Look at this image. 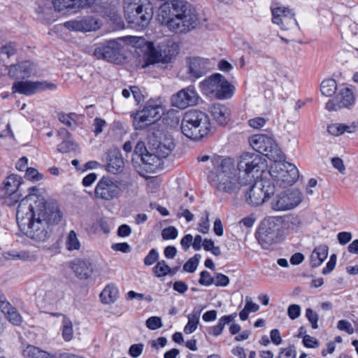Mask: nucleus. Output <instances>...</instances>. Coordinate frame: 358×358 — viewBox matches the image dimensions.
<instances>
[{"mask_svg": "<svg viewBox=\"0 0 358 358\" xmlns=\"http://www.w3.org/2000/svg\"><path fill=\"white\" fill-rule=\"evenodd\" d=\"M211 162L209 182L217 191L230 195L237 194L243 187L252 183L265 168V160L255 152L243 153L236 168L231 158L215 156Z\"/></svg>", "mask_w": 358, "mask_h": 358, "instance_id": "nucleus-1", "label": "nucleus"}, {"mask_svg": "<svg viewBox=\"0 0 358 358\" xmlns=\"http://www.w3.org/2000/svg\"><path fill=\"white\" fill-rule=\"evenodd\" d=\"M36 187L29 188V194L17 206L16 220L20 230L36 242H44L50 236V226L57 224L62 213L56 204H47Z\"/></svg>", "mask_w": 358, "mask_h": 358, "instance_id": "nucleus-2", "label": "nucleus"}, {"mask_svg": "<svg viewBox=\"0 0 358 358\" xmlns=\"http://www.w3.org/2000/svg\"><path fill=\"white\" fill-rule=\"evenodd\" d=\"M158 20L176 34L187 33L199 24L196 9L185 0H173L162 5L158 10Z\"/></svg>", "mask_w": 358, "mask_h": 358, "instance_id": "nucleus-3", "label": "nucleus"}, {"mask_svg": "<svg viewBox=\"0 0 358 358\" xmlns=\"http://www.w3.org/2000/svg\"><path fill=\"white\" fill-rule=\"evenodd\" d=\"M182 133L187 138L198 141L206 136L211 129L208 115L199 110L187 111L181 122Z\"/></svg>", "mask_w": 358, "mask_h": 358, "instance_id": "nucleus-4", "label": "nucleus"}, {"mask_svg": "<svg viewBox=\"0 0 358 358\" xmlns=\"http://www.w3.org/2000/svg\"><path fill=\"white\" fill-rule=\"evenodd\" d=\"M124 13L130 27L141 30L147 27L153 16V8L148 0H124Z\"/></svg>", "mask_w": 358, "mask_h": 358, "instance_id": "nucleus-5", "label": "nucleus"}, {"mask_svg": "<svg viewBox=\"0 0 358 358\" xmlns=\"http://www.w3.org/2000/svg\"><path fill=\"white\" fill-rule=\"evenodd\" d=\"M280 222L275 216H271L264 218L261 222L256 237L263 248L269 249L280 241L282 231Z\"/></svg>", "mask_w": 358, "mask_h": 358, "instance_id": "nucleus-6", "label": "nucleus"}, {"mask_svg": "<svg viewBox=\"0 0 358 358\" xmlns=\"http://www.w3.org/2000/svg\"><path fill=\"white\" fill-rule=\"evenodd\" d=\"M149 64H168L177 55L179 48L177 43L169 39H164L156 45L154 43H148Z\"/></svg>", "mask_w": 358, "mask_h": 358, "instance_id": "nucleus-7", "label": "nucleus"}, {"mask_svg": "<svg viewBox=\"0 0 358 358\" xmlns=\"http://www.w3.org/2000/svg\"><path fill=\"white\" fill-rule=\"evenodd\" d=\"M201 88L206 94L218 99L230 98L234 87L220 73L212 75L200 83Z\"/></svg>", "mask_w": 358, "mask_h": 358, "instance_id": "nucleus-8", "label": "nucleus"}, {"mask_svg": "<svg viewBox=\"0 0 358 358\" xmlns=\"http://www.w3.org/2000/svg\"><path fill=\"white\" fill-rule=\"evenodd\" d=\"M250 145L257 152L271 161L283 159L284 155L275 141L266 134H255L250 140Z\"/></svg>", "mask_w": 358, "mask_h": 358, "instance_id": "nucleus-9", "label": "nucleus"}, {"mask_svg": "<svg viewBox=\"0 0 358 358\" xmlns=\"http://www.w3.org/2000/svg\"><path fill=\"white\" fill-rule=\"evenodd\" d=\"M162 114V108L159 103L149 100L143 108L136 113L133 118V124L136 130H142L159 120Z\"/></svg>", "mask_w": 358, "mask_h": 358, "instance_id": "nucleus-10", "label": "nucleus"}, {"mask_svg": "<svg viewBox=\"0 0 358 358\" xmlns=\"http://www.w3.org/2000/svg\"><path fill=\"white\" fill-rule=\"evenodd\" d=\"M282 160L273 161L274 165L271 167V175L281 185H292L299 178V171L294 164Z\"/></svg>", "mask_w": 358, "mask_h": 358, "instance_id": "nucleus-11", "label": "nucleus"}, {"mask_svg": "<svg viewBox=\"0 0 358 358\" xmlns=\"http://www.w3.org/2000/svg\"><path fill=\"white\" fill-rule=\"evenodd\" d=\"M275 192V187L271 182H257L246 192L245 200L251 206H260L273 195Z\"/></svg>", "mask_w": 358, "mask_h": 358, "instance_id": "nucleus-12", "label": "nucleus"}, {"mask_svg": "<svg viewBox=\"0 0 358 358\" xmlns=\"http://www.w3.org/2000/svg\"><path fill=\"white\" fill-rule=\"evenodd\" d=\"M120 188L117 180L109 176H103L97 182L94 194L96 198L110 201L120 194Z\"/></svg>", "mask_w": 358, "mask_h": 358, "instance_id": "nucleus-13", "label": "nucleus"}, {"mask_svg": "<svg viewBox=\"0 0 358 358\" xmlns=\"http://www.w3.org/2000/svg\"><path fill=\"white\" fill-rule=\"evenodd\" d=\"M57 85L47 81H16L13 84L12 90L15 93H19L26 96H31L38 92L46 90H55Z\"/></svg>", "mask_w": 358, "mask_h": 358, "instance_id": "nucleus-14", "label": "nucleus"}, {"mask_svg": "<svg viewBox=\"0 0 358 358\" xmlns=\"http://www.w3.org/2000/svg\"><path fill=\"white\" fill-rule=\"evenodd\" d=\"M121 45L115 40H110L96 45L93 55L98 59L117 62L120 55Z\"/></svg>", "mask_w": 358, "mask_h": 358, "instance_id": "nucleus-15", "label": "nucleus"}, {"mask_svg": "<svg viewBox=\"0 0 358 358\" xmlns=\"http://www.w3.org/2000/svg\"><path fill=\"white\" fill-rule=\"evenodd\" d=\"M199 95L194 87L189 86L182 89L171 97L173 106L185 109L188 106L196 105L198 103Z\"/></svg>", "mask_w": 358, "mask_h": 358, "instance_id": "nucleus-16", "label": "nucleus"}, {"mask_svg": "<svg viewBox=\"0 0 358 358\" xmlns=\"http://www.w3.org/2000/svg\"><path fill=\"white\" fill-rule=\"evenodd\" d=\"M355 102L352 91L348 87L341 88L336 96L329 100L326 103L328 110H337L343 108H348Z\"/></svg>", "mask_w": 358, "mask_h": 358, "instance_id": "nucleus-17", "label": "nucleus"}, {"mask_svg": "<svg viewBox=\"0 0 358 358\" xmlns=\"http://www.w3.org/2000/svg\"><path fill=\"white\" fill-rule=\"evenodd\" d=\"M273 23L281 26L282 29H289L294 25L298 26L297 21L294 18V13L285 7H278L272 10Z\"/></svg>", "mask_w": 358, "mask_h": 358, "instance_id": "nucleus-18", "label": "nucleus"}, {"mask_svg": "<svg viewBox=\"0 0 358 358\" xmlns=\"http://www.w3.org/2000/svg\"><path fill=\"white\" fill-rule=\"evenodd\" d=\"M64 27L71 31H92L99 28V20L92 16H87L80 20H75L66 22Z\"/></svg>", "mask_w": 358, "mask_h": 358, "instance_id": "nucleus-19", "label": "nucleus"}, {"mask_svg": "<svg viewBox=\"0 0 358 358\" xmlns=\"http://www.w3.org/2000/svg\"><path fill=\"white\" fill-rule=\"evenodd\" d=\"M208 60L201 57H193L188 60V73L191 78H199L208 71Z\"/></svg>", "mask_w": 358, "mask_h": 358, "instance_id": "nucleus-20", "label": "nucleus"}, {"mask_svg": "<svg viewBox=\"0 0 358 358\" xmlns=\"http://www.w3.org/2000/svg\"><path fill=\"white\" fill-rule=\"evenodd\" d=\"M33 72L34 66L29 61H23L8 67V75L17 79L29 78Z\"/></svg>", "mask_w": 358, "mask_h": 358, "instance_id": "nucleus-21", "label": "nucleus"}, {"mask_svg": "<svg viewBox=\"0 0 358 358\" xmlns=\"http://www.w3.org/2000/svg\"><path fill=\"white\" fill-rule=\"evenodd\" d=\"M22 183V178L15 174H10L4 180L3 187L0 189V199L12 196L18 190Z\"/></svg>", "mask_w": 358, "mask_h": 358, "instance_id": "nucleus-22", "label": "nucleus"}, {"mask_svg": "<svg viewBox=\"0 0 358 358\" xmlns=\"http://www.w3.org/2000/svg\"><path fill=\"white\" fill-rule=\"evenodd\" d=\"M210 113L220 125H225L230 120V110L223 104H213L210 108Z\"/></svg>", "mask_w": 358, "mask_h": 358, "instance_id": "nucleus-23", "label": "nucleus"}, {"mask_svg": "<svg viewBox=\"0 0 358 358\" xmlns=\"http://www.w3.org/2000/svg\"><path fill=\"white\" fill-rule=\"evenodd\" d=\"M107 171L115 174L123 169L124 162L122 155L118 150H110L108 152Z\"/></svg>", "mask_w": 358, "mask_h": 358, "instance_id": "nucleus-24", "label": "nucleus"}, {"mask_svg": "<svg viewBox=\"0 0 358 358\" xmlns=\"http://www.w3.org/2000/svg\"><path fill=\"white\" fill-rule=\"evenodd\" d=\"M71 268L80 279L89 278L93 272L92 263L88 260H78L73 264Z\"/></svg>", "mask_w": 358, "mask_h": 358, "instance_id": "nucleus-25", "label": "nucleus"}, {"mask_svg": "<svg viewBox=\"0 0 358 358\" xmlns=\"http://www.w3.org/2000/svg\"><path fill=\"white\" fill-rule=\"evenodd\" d=\"M140 156L142 162V168L147 173H155L158 170L160 165L159 157L148 152L146 154L141 153Z\"/></svg>", "mask_w": 358, "mask_h": 358, "instance_id": "nucleus-26", "label": "nucleus"}, {"mask_svg": "<svg viewBox=\"0 0 358 358\" xmlns=\"http://www.w3.org/2000/svg\"><path fill=\"white\" fill-rule=\"evenodd\" d=\"M275 217L280 221L281 229H284L287 231L296 232L301 228V221L298 216L289 215L285 217Z\"/></svg>", "mask_w": 358, "mask_h": 358, "instance_id": "nucleus-27", "label": "nucleus"}, {"mask_svg": "<svg viewBox=\"0 0 358 358\" xmlns=\"http://www.w3.org/2000/svg\"><path fill=\"white\" fill-rule=\"evenodd\" d=\"M329 248L327 245H320L315 248L310 255L312 267H317L327 259Z\"/></svg>", "mask_w": 358, "mask_h": 358, "instance_id": "nucleus-28", "label": "nucleus"}, {"mask_svg": "<svg viewBox=\"0 0 358 358\" xmlns=\"http://www.w3.org/2000/svg\"><path fill=\"white\" fill-rule=\"evenodd\" d=\"M22 355L27 358H57L56 355L31 345L23 350Z\"/></svg>", "mask_w": 358, "mask_h": 358, "instance_id": "nucleus-29", "label": "nucleus"}, {"mask_svg": "<svg viewBox=\"0 0 358 358\" xmlns=\"http://www.w3.org/2000/svg\"><path fill=\"white\" fill-rule=\"evenodd\" d=\"M119 292L117 287L111 285L106 286L100 294L101 301L106 304H110L118 298Z\"/></svg>", "mask_w": 358, "mask_h": 358, "instance_id": "nucleus-30", "label": "nucleus"}, {"mask_svg": "<svg viewBox=\"0 0 358 358\" xmlns=\"http://www.w3.org/2000/svg\"><path fill=\"white\" fill-rule=\"evenodd\" d=\"M287 199L285 192L277 194L271 201V208L277 211L290 210L288 206L289 203Z\"/></svg>", "mask_w": 358, "mask_h": 358, "instance_id": "nucleus-31", "label": "nucleus"}, {"mask_svg": "<svg viewBox=\"0 0 358 358\" xmlns=\"http://www.w3.org/2000/svg\"><path fill=\"white\" fill-rule=\"evenodd\" d=\"M337 90V83L334 79L324 80L320 84V91L326 96H331Z\"/></svg>", "mask_w": 358, "mask_h": 358, "instance_id": "nucleus-32", "label": "nucleus"}, {"mask_svg": "<svg viewBox=\"0 0 358 358\" xmlns=\"http://www.w3.org/2000/svg\"><path fill=\"white\" fill-rule=\"evenodd\" d=\"M188 322L184 327V332L187 334L193 333L197 328L199 322L200 311H194L188 315Z\"/></svg>", "mask_w": 358, "mask_h": 358, "instance_id": "nucleus-33", "label": "nucleus"}, {"mask_svg": "<svg viewBox=\"0 0 358 358\" xmlns=\"http://www.w3.org/2000/svg\"><path fill=\"white\" fill-rule=\"evenodd\" d=\"M286 193V199L289 203L288 205L289 209L294 208L298 206L302 201V194L298 189H292L285 192Z\"/></svg>", "mask_w": 358, "mask_h": 358, "instance_id": "nucleus-34", "label": "nucleus"}, {"mask_svg": "<svg viewBox=\"0 0 358 358\" xmlns=\"http://www.w3.org/2000/svg\"><path fill=\"white\" fill-rule=\"evenodd\" d=\"M66 247L69 251L80 249V243L78 238L77 234L74 230H71L68 234L66 239Z\"/></svg>", "mask_w": 358, "mask_h": 358, "instance_id": "nucleus-35", "label": "nucleus"}, {"mask_svg": "<svg viewBox=\"0 0 358 358\" xmlns=\"http://www.w3.org/2000/svg\"><path fill=\"white\" fill-rule=\"evenodd\" d=\"M62 337L66 341H71L73 337V324L71 321L64 316L62 321Z\"/></svg>", "mask_w": 358, "mask_h": 358, "instance_id": "nucleus-36", "label": "nucleus"}, {"mask_svg": "<svg viewBox=\"0 0 358 358\" xmlns=\"http://www.w3.org/2000/svg\"><path fill=\"white\" fill-rule=\"evenodd\" d=\"M170 271V266L164 260L158 261L157 264L152 268V272L157 278H163L168 275Z\"/></svg>", "mask_w": 358, "mask_h": 358, "instance_id": "nucleus-37", "label": "nucleus"}, {"mask_svg": "<svg viewBox=\"0 0 358 358\" xmlns=\"http://www.w3.org/2000/svg\"><path fill=\"white\" fill-rule=\"evenodd\" d=\"M201 255L196 254L193 257L188 259L183 265V270L188 273H194L199 263Z\"/></svg>", "mask_w": 358, "mask_h": 358, "instance_id": "nucleus-38", "label": "nucleus"}, {"mask_svg": "<svg viewBox=\"0 0 358 358\" xmlns=\"http://www.w3.org/2000/svg\"><path fill=\"white\" fill-rule=\"evenodd\" d=\"M52 2L55 9L58 11L67 9L73 12V0H52Z\"/></svg>", "mask_w": 358, "mask_h": 358, "instance_id": "nucleus-39", "label": "nucleus"}, {"mask_svg": "<svg viewBox=\"0 0 358 358\" xmlns=\"http://www.w3.org/2000/svg\"><path fill=\"white\" fill-rule=\"evenodd\" d=\"M328 132L333 136H340L347 132L346 124H331L327 127Z\"/></svg>", "mask_w": 358, "mask_h": 358, "instance_id": "nucleus-40", "label": "nucleus"}, {"mask_svg": "<svg viewBox=\"0 0 358 358\" xmlns=\"http://www.w3.org/2000/svg\"><path fill=\"white\" fill-rule=\"evenodd\" d=\"M64 296L62 292L50 290L45 292V299L47 300L50 304H55L58 301L61 300Z\"/></svg>", "mask_w": 358, "mask_h": 358, "instance_id": "nucleus-41", "label": "nucleus"}, {"mask_svg": "<svg viewBox=\"0 0 358 358\" xmlns=\"http://www.w3.org/2000/svg\"><path fill=\"white\" fill-rule=\"evenodd\" d=\"M174 148V145L173 143H169V145H166L164 143H160L157 148V154L158 157L165 158L169 155L171 152Z\"/></svg>", "mask_w": 358, "mask_h": 358, "instance_id": "nucleus-42", "label": "nucleus"}, {"mask_svg": "<svg viewBox=\"0 0 358 358\" xmlns=\"http://www.w3.org/2000/svg\"><path fill=\"white\" fill-rule=\"evenodd\" d=\"M0 53L5 55L8 58L17 53V45L15 43L10 42L3 45L0 49Z\"/></svg>", "mask_w": 358, "mask_h": 358, "instance_id": "nucleus-43", "label": "nucleus"}, {"mask_svg": "<svg viewBox=\"0 0 358 358\" xmlns=\"http://www.w3.org/2000/svg\"><path fill=\"white\" fill-rule=\"evenodd\" d=\"M6 315L9 322L14 325L19 326L22 322L21 315L14 307L13 310H10Z\"/></svg>", "mask_w": 358, "mask_h": 358, "instance_id": "nucleus-44", "label": "nucleus"}, {"mask_svg": "<svg viewBox=\"0 0 358 358\" xmlns=\"http://www.w3.org/2000/svg\"><path fill=\"white\" fill-rule=\"evenodd\" d=\"M57 150L62 153H68L75 150V145L71 138L63 140L61 143L58 145Z\"/></svg>", "mask_w": 358, "mask_h": 358, "instance_id": "nucleus-45", "label": "nucleus"}, {"mask_svg": "<svg viewBox=\"0 0 358 358\" xmlns=\"http://www.w3.org/2000/svg\"><path fill=\"white\" fill-rule=\"evenodd\" d=\"M73 113L66 114L64 113H59L58 114L59 120L66 126L72 127L74 124H76V121L73 118Z\"/></svg>", "mask_w": 358, "mask_h": 358, "instance_id": "nucleus-46", "label": "nucleus"}, {"mask_svg": "<svg viewBox=\"0 0 358 358\" xmlns=\"http://www.w3.org/2000/svg\"><path fill=\"white\" fill-rule=\"evenodd\" d=\"M145 324L146 327L151 330H156L163 326L161 318L157 316L149 317L146 320Z\"/></svg>", "mask_w": 358, "mask_h": 358, "instance_id": "nucleus-47", "label": "nucleus"}, {"mask_svg": "<svg viewBox=\"0 0 358 358\" xmlns=\"http://www.w3.org/2000/svg\"><path fill=\"white\" fill-rule=\"evenodd\" d=\"M214 282V277L207 271H203L200 273L199 283L203 286H210Z\"/></svg>", "mask_w": 358, "mask_h": 358, "instance_id": "nucleus-48", "label": "nucleus"}, {"mask_svg": "<svg viewBox=\"0 0 358 358\" xmlns=\"http://www.w3.org/2000/svg\"><path fill=\"white\" fill-rule=\"evenodd\" d=\"M25 178L29 180L39 181L43 179V176L34 168H27Z\"/></svg>", "mask_w": 358, "mask_h": 358, "instance_id": "nucleus-49", "label": "nucleus"}, {"mask_svg": "<svg viewBox=\"0 0 358 358\" xmlns=\"http://www.w3.org/2000/svg\"><path fill=\"white\" fill-rule=\"evenodd\" d=\"M73 12L77 10L87 8L92 6L96 0H73Z\"/></svg>", "mask_w": 358, "mask_h": 358, "instance_id": "nucleus-50", "label": "nucleus"}, {"mask_svg": "<svg viewBox=\"0 0 358 358\" xmlns=\"http://www.w3.org/2000/svg\"><path fill=\"white\" fill-rule=\"evenodd\" d=\"M178 230L174 227L164 228L162 231V236L164 240L175 239L178 236Z\"/></svg>", "mask_w": 358, "mask_h": 358, "instance_id": "nucleus-51", "label": "nucleus"}, {"mask_svg": "<svg viewBox=\"0 0 358 358\" xmlns=\"http://www.w3.org/2000/svg\"><path fill=\"white\" fill-rule=\"evenodd\" d=\"M306 316L311 324L313 329H317V322L319 319L317 313L313 311L311 308H307L306 311Z\"/></svg>", "mask_w": 358, "mask_h": 358, "instance_id": "nucleus-52", "label": "nucleus"}, {"mask_svg": "<svg viewBox=\"0 0 358 358\" xmlns=\"http://www.w3.org/2000/svg\"><path fill=\"white\" fill-rule=\"evenodd\" d=\"M229 283V278L228 276L222 273H215L214 277L213 284L217 287H226Z\"/></svg>", "mask_w": 358, "mask_h": 358, "instance_id": "nucleus-53", "label": "nucleus"}, {"mask_svg": "<svg viewBox=\"0 0 358 358\" xmlns=\"http://www.w3.org/2000/svg\"><path fill=\"white\" fill-rule=\"evenodd\" d=\"M159 259V253L156 249H152L144 259V264L146 266H151Z\"/></svg>", "mask_w": 358, "mask_h": 358, "instance_id": "nucleus-54", "label": "nucleus"}, {"mask_svg": "<svg viewBox=\"0 0 358 358\" xmlns=\"http://www.w3.org/2000/svg\"><path fill=\"white\" fill-rule=\"evenodd\" d=\"M266 122L267 120H266L265 118L257 117L249 120L248 124L250 125V127L254 129H259L262 128L266 124Z\"/></svg>", "mask_w": 358, "mask_h": 358, "instance_id": "nucleus-55", "label": "nucleus"}, {"mask_svg": "<svg viewBox=\"0 0 358 358\" xmlns=\"http://www.w3.org/2000/svg\"><path fill=\"white\" fill-rule=\"evenodd\" d=\"M106 125V122L103 119L96 117L94 120L93 127H94L93 131L95 136H98L103 131V128Z\"/></svg>", "mask_w": 358, "mask_h": 358, "instance_id": "nucleus-56", "label": "nucleus"}, {"mask_svg": "<svg viewBox=\"0 0 358 358\" xmlns=\"http://www.w3.org/2000/svg\"><path fill=\"white\" fill-rule=\"evenodd\" d=\"M301 308L299 305L292 304L288 307L287 315L292 320H295L300 316Z\"/></svg>", "mask_w": 358, "mask_h": 358, "instance_id": "nucleus-57", "label": "nucleus"}, {"mask_svg": "<svg viewBox=\"0 0 358 358\" xmlns=\"http://www.w3.org/2000/svg\"><path fill=\"white\" fill-rule=\"evenodd\" d=\"M204 214L205 217H202L199 222V231L202 234H207L210 228L208 213L205 211Z\"/></svg>", "mask_w": 358, "mask_h": 358, "instance_id": "nucleus-58", "label": "nucleus"}, {"mask_svg": "<svg viewBox=\"0 0 358 358\" xmlns=\"http://www.w3.org/2000/svg\"><path fill=\"white\" fill-rule=\"evenodd\" d=\"M296 351L294 346H289L281 350L277 358H295Z\"/></svg>", "mask_w": 358, "mask_h": 358, "instance_id": "nucleus-59", "label": "nucleus"}, {"mask_svg": "<svg viewBox=\"0 0 358 358\" xmlns=\"http://www.w3.org/2000/svg\"><path fill=\"white\" fill-rule=\"evenodd\" d=\"M337 328L339 330L346 331L349 334H352L354 332V329L351 323L345 320H341L338 321Z\"/></svg>", "mask_w": 358, "mask_h": 358, "instance_id": "nucleus-60", "label": "nucleus"}, {"mask_svg": "<svg viewBox=\"0 0 358 358\" xmlns=\"http://www.w3.org/2000/svg\"><path fill=\"white\" fill-rule=\"evenodd\" d=\"M237 316V314L236 313L229 315H224L220 318L218 324H217L222 331L224 327V326L229 322H232Z\"/></svg>", "mask_w": 358, "mask_h": 358, "instance_id": "nucleus-61", "label": "nucleus"}, {"mask_svg": "<svg viewBox=\"0 0 358 358\" xmlns=\"http://www.w3.org/2000/svg\"><path fill=\"white\" fill-rule=\"evenodd\" d=\"M303 343L307 348H315L319 345L318 341L310 335H305L303 336Z\"/></svg>", "mask_w": 358, "mask_h": 358, "instance_id": "nucleus-62", "label": "nucleus"}, {"mask_svg": "<svg viewBox=\"0 0 358 358\" xmlns=\"http://www.w3.org/2000/svg\"><path fill=\"white\" fill-rule=\"evenodd\" d=\"M336 264V255L333 254L327 262L326 267L322 269V273L326 275L331 272L335 268Z\"/></svg>", "mask_w": 358, "mask_h": 358, "instance_id": "nucleus-63", "label": "nucleus"}, {"mask_svg": "<svg viewBox=\"0 0 358 358\" xmlns=\"http://www.w3.org/2000/svg\"><path fill=\"white\" fill-rule=\"evenodd\" d=\"M0 310L5 315L9 313L10 310H13V307L4 296H0Z\"/></svg>", "mask_w": 358, "mask_h": 358, "instance_id": "nucleus-64", "label": "nucleus"}]
</instances>
